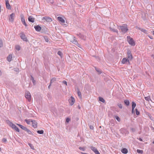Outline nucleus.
<instances>
[{
	"label": "nucleus",
	"mask_w": 154,
	"mask_h": 154,
	"mask_svg": "<svg viewBox=\"0 0 154 154\" xmlns=\"http://www.w3.org/2000/svg\"><path fill=\"white\" fill-rule=\"evenodd\" d=\"M118 28L121 29L123 33H126L128 30L127 26H118Z\"/></svg>",
	"instance_id": "nucleus-1"
},
{
	"label": "nucleus",
	"mask_w": 154,
	"mask_h": 154,
	"mask_svg": "<svg viewBox=\"0 0 154 154\" xmlns=\"http://www.w3.org/2000/svg\"><path fill=\"white\" fill-rule=\"evenodd\" d=\"M16 124L18 126H19L21 129L27 132L28 134H31V132L26 127H24V126L20 124Z\"/></svg>",
	"instance_id": "nucleus-2"
},
{
	"label": "nucleus",
	"mask_w": 154,
	"mask_h": 154,
	"mask_svg": "<svg viewBox=\"0 0 154 154\" xmlns=\"http://www.w3.org/2000/svg\"><path fill=\"white\" fill-rule=\"evenodd\" d=\"M127 40L129 43L132 46L135 45V43L132 38H131L130 36L127 37Z\"/></svg>",
	"instance_id": "nucleus-3"
},
{
	"label": "nucleus",
	"mask_w": 154,
	"mask_h": 154,
	"mask_svg": "<svg viewBox=\"0 0 154 154\" xmlns=\"http://www.w3.org/2000/svg\"><path fill=\"white\" fill-rule=\"evenodd\" d=\"M25 97L30 102L31 101V95L29 92L27 91L26 93Z\"/></svg>",
	"instance_id": "nucleus-4"
},
{
	"label": "nucleus",
	"mask_w": 154,
	"mask_h": 154,
	"mask_svg": "<svg viewBox=\"0 0 154 154\" xmlns=\"http://www.w3.org/2000/svg\"><path fill=\"white\" fill-rule=\"evenodd\" d=\"M70 42L75 45H78V46H79L78 45H79V44L78 43L77 41L76 40V38L75 37H72V38L71 39Z\"/></svg>",
	"instance_id": "nucleus-5"
},
{
	"label": "nucleus",
	"mask_w": 154,
	"mask_h": 154,
	"mask_svg": "<svg viewBox=\"0 0 154 154\" xmlns=\"http://www.w3.org/2000/svg\"><path fill=\"white\" fill-rule=\"evenodd\" d=\"M45 20L47 22H51L52 21V19L48 17H43L42 19V20Z\"/></svg>",
	"instance_id": "nucleus-6"
},
{
	"label": "nucleus",
	"mask_w": 154,
	"mask_h": 154,
	"mask_svg": "<svg viewBox=\"0 0 154 154\" xmlns=\"http://www.w3.org/2000/svg\"><path fill=\"white\" fill-rule=\"evenodd\" d=\"M129 60L128 59L126 58H123L122 60V62L123 64H129L130 63Z\"/></svg>",
	"instance_id": "nucleus-7"
},
{
	"label": "nucleus",
	"mask_w": 154,
	"mask_h": 154,
	"mask_svg": "<svg viewBox=\"0 0 154 154\" xmlns=\"http://www.w3.org/2000/svg\"><path fill=\"white\" fill-rule=\"evenodd\" d=\"M20 35V37L24 41L26 42L27 41V38L26 37L25 35L23 32L21 33Z\"/></svg>",
	"instance_id": "nucleus-8"
},
{
	"label": "nucleus",
	"mask_w": 154,
	"mask_h": 154,
	"mask_svg": "<svg viewBox=\"0 0 154 154\" xmlns=\"http://www.w3.org/2000/svg\"><path fill=\"white\" fill-rule=\"evenodd\" d=\"M21 18V21L23 23V24L25 25L26 27L27 26V25L26 24L25 20L24 17V16L23 15H20Z\"/></svg>",
	"instance_id": "nucleus-9"
},
{
	"label": "nucleus",
	"mask_w": 154,
	"mask_h": 154,
	"mask_svg": "<svg viewBox=\"0 0 154 154\" xmlns=\"http://www.w3.org/2000/svg\"><path fill=\"white\" fill-rule=\"evenodd\" d=\"M90 148L95 154H100L96 148L93 146H90Z\"/></svg>",
	"instance_id": "nucleus-10"
},
{
	"label": "nucleus",
	"mask_w": 154,
	"mask_h": 154,
	"mask_svg": "<svg viewBox=\"0 0 154 154\" xmlns=\"http://www.w3.org/2000/svg\"><path fill=\"white\" fill-rule=\"evenodd\" d=\"M69 101L70 105H72L74 104L75 103V99L73 97L71 96V98L69 100Z\"/></svg>",
	"instance_id": "nucleus-11"
},
{
	"label": "nucleus",
	"mask_w": 154,
	"mask_h": 154,
	"mask_svg": "<svg viewBox=\"0 0 154 154\" xmlns=\"http://www.w3.org/2000/svg\"><path fill=\"white\" fill-rule=\"evenodd\" d=\"M7 122L9 125V126L11 127L13 129H14L15 127L16 126L15 125L13 124L12 122H11L9 120H8L7 121Z\"/></svg>",
	"instance_id": "nucleus-12"
},
{
	"label": "nucleus",
	"mask_w": 154,
	"mask_h": 154,
	"mask_svg": "<svg viewBox=\"0 0 154 154\" xmlns=\"http://www.w3.org/2000/svg\"><path fill=\"white\" fill-rule=\"evenodd\" d=\"M127 56L128 59L130 60H132L133 57L131 54V52L130 51L128 50L127 51Z\"/></svg>",
	"instance_id": "nucleus-13"
},
{
	"label": "nucleus",
	"mask_w": 154,
	"mask_h": 154,
	"mask_svg": "<svg viewBox=\"0 0 154 154\" xmlns=\"http://www.w3.org/2000/svg\"><path fill=\"white\" fill-rule=\"evenodd\" d=\"M136 106V103L134 102H132V113H135V111H134V109L135 107Z\"/></svg>",
	"instance_id": "nucleus-14"
},
{
	"label": "nucleus",
	"mask_w": 154,
	"mask_h": 154,
	"mask_svg": "<svg viewBox=\"0 0 154 154\" xmlns=\"http://www.w3.org/2000/svg\"><path fill=\"white\" fill-rule=\"evenodd\" d=\"M15 16V14L14 13L11 14L10 15V17H9V20L11 22L13 21L14 20V17Z\"/></svg>",
	"instance_id": "nucleus-15"
},
{
	"label": "nucleus",
	"mask_w": 154,
	"mask_h": 154,
	"mask_svg": "<svg viewBox=\"0 0 154 154\" xmlns=\"http://www.w3.org/2000/svg\"><path fill=\"white\" fill-rule=\"evenodd\" d=\"M120 131L123 134H128L129 133V132L126 129L124 128H122L120 130Z\"/></svg>",
	"instance_id": "nucleus-16"
},
{
	"label": "nucleus",
	"mask_w": 154,
	"mask_h": 154,
	"mask_svg": "<svg viewBox=\"0 0 154 154\" xmlns=\"http://www.w3.org/2000/svg\"><path fill=\"white\" fill-rule=\"evenodd\" d=\"M6 2V5L7 8L8 9H11V6L9 4V1L8 0H5Z\"/></svg>",
	"instance_id": "nucleus-17"
},
{
	"label": "nucleus",
	"mask_w": 154,
	"mask_h": 154,
	"mask_svg": "<svg viewBox=\"0 0 154 154\" xmlns=\"http://www.w3.org/2000/svg\"><path fill=\"white\" fill-rule=\"evenodd\" d=\"M31 122L32 123V126L34 128H36L37 127V122L35 120L32 121Z\"/></svg>",
	"instance_id": "nucleus-18"
},
{
	"label": "nucleus",
	"mask_w": 154,
	"mask_h": 154,
	"mask_svg": "<svg viewBox=\"0 0 154 154\" xmlns=\"http://www.w3.org/2000/svg\"><path fill=\"white\" fill-rule=\"evenodd\" d=\"M28 20L29 21L33 23L34 22L35 18L32 16H29L28 18Z\"/></svg>",
	"instance_id": "nucleus-19"
},
{
	"label": "nucleus",
	"mask_w": 154,
	"mask_h": 154,
	"mask_svg": "<svg viewBox=\"0 0 154 154\" xmlns=\"http://www.w3.org/2000/svg\"><path fill=\"white\" fill-rule=\"evenodd\" d=\"M34 28L36 31L38 32L40 31L42 29V28L39 25L35 26H34Z\"/></svg>",
	"instance_id": "nucleus-20"
},
{
	"label": "nucleus",
	"mask_w": 154,
	"mask_h": 154,
	"mask_svg": "<svg viewBox=\"0 0 154 154\" xmlns=\"http://www.w3.org/2000/svg\"><path fill=\"white\" fill-rule=\"evenodd\" d=\"M57 19L59 21L61 22L62 23H64L65 22V20L61 17H57Z\"/></svg>",
	"instance_id": "nucleus-21"
},
{
	"label": "nucleus",
	"mask_w": 154,
	"mask_h": 154,
	"mask_svg": "<svg viewBox=\"0 0 154 154\" xmlns=\"http://www.w3.org/2000/svg\"><path fill=\"white\" fill-rule=\"evenodd\" d=\"M121 152L123 153L126 154L128 153V150L125 148H123L122 149Z\"/></svg>",
	"instance_id": "nucleus-22"
},
{
	"label": "nucleus",
	"mask_w": 154,
	"mask_h": 154,
	"mask_svg": "<svg viewBox=\"0 0 154 154\" xmlns=\"http://www.w3.org/2000/svg\"><path fill=\"white\" fill-rule=\"evenodd\" d=\"M80 38L82 39H85V36L81 34L80 33H79L77 34Z\"/></svg>",
	"instance_id": "nucleus-23"
},
{
	"label": "nucleus",
	"mask_w": 154,
	"mask_h": 154,
	"mask_svg": "<svg viewBox=\"0 0 154 154\" xmlns=\"http://www.w3.org/2000/svg\"><path fill=\"white\" fill-rule=\"evenodd\" d=\"M139 29L142 32H143L144 33L146 34H148L146 30L144 29L141 28H139Z\"/></svg>",
	"instance_id": "nucleus-24"
},
{
	"label": "nucleus",
	"mask_w": 154,
	"mask_h": 154,
	"mask_svg": "<svg viewBox=\"0 0 154 154\" xmlns=\"http://www.w3.org/2000/svg\"><path fill=\"white\" fill-rule=\"evenodd\" d=\"M12 58V56L11 55H9L7 57V60L9 62H10L11 61Z\"/></svg>",
	"instance_id": "nucleus-25"
},
{
	"label": "nucleus",
	"mask_w": 154,
	"mask_h": 154,
	"mask_svg": "<svg viewBox=\"0 0 154 154\" xmlns=\"http://www.w3.org/2000/svg\"><path fill=\"white\" fill-rule=\"evenodd\" d=\"M124 103L127 106H128L130 104L129 101L128 100H125Z\"/></svg>",
	"instance_id": "nucleus-26"
},
{
	"label": "nucleus",
	"mask_w": 154,
	"mask_h": 154,
	"mask_svg": "<svg viewBox=\"0 0 154 154\" xmlns=\"http://www.w3.org/2000/svg\"><path fill=\"white\" fill-rule=\"evenodd\" d=\"M95 69L99 74H100L102 73L101 71L99 69L95 67Z\"/></svg>",
	"instance_id": "nucleus-27"
},
{
	"label": "nucleus",
	"mask_w": 154,
	"mask_h": 154,
	"mask_svg": "<svg viewBox=\"0 0 154 154\" xmlns=\"http://www.w3.org/2000/svg\"><path fill=\"white\" fill-rule=\"evenodd\" d=\"M109 29H110L111 31H112L114 32H116L117 33H118L117 30L115 29L114 28H112L111 27H109Z\"/></svg>",
	"instance_id": "nucleus-28"
},
{
	"label": "nucleus",
	"mask_w": 154,
	"mask_h": 154,
	"mask_svg": "<svg viewBox=\"0 0 154 154\" xmlns=\"http://www.w3.org/2000/svg\"><path fill=\"white\" fill-rule=\"evenodd\" d=\"M145 99L146 100H147L148 101H149V100H151L150 98V97L149 96H148L146 97H145Z\"/></svg>",
	"instance_id": "nucleus-29"
},
{
	"label": "nucleus",
	"mask_w": 154,
	"mask_h": 154,
	"mask_svg": "<svg viewBox=\"0 0 154 154\" xmlns=\"http://www.w3.org/2000/svg\"><path fill=\"white\" fill-rule=\"evenodd\" d=\"M38 133L40 134H43L44 131L43 130H38L37 131Z\"/></svg>",
	"instance_id": "nucleus-30"
},
{
	"label": "nucleus",
	"mask_w": 154,
	"mask_h": 154,
	"mask_svg": "<svg viewBox=\"0 0 154 154\" xmlns=\"http://www.w3.org/2000/svg\"><path fill=\"white\" fill-rule=\"evenodd\" d=\"M56 80V79L55 78H52L51 80L50 83L51 84L52 83H53Z\"/></svg>",
	"instance_id": "nucleus-31"
},
{
	"label": "nucleus",
	"mask_w": 154,
	"mask_h": 154,
	"mask_svg": "<svg viewBox=\"0 0 154 154\" xmlns=\"http://www.w3.org/2000/svg\"><path fill=\"white\" fill-rule=\"evenodd\" d=\"M99 100L103 103H104L105 102L103 98L100 97H99Z\"/></svg>",
	"instance_id": "nucleus-32"
},
{
	"label": "nucleus",
	"mask_w": 154,
	"mask_h": 154,
	"mask_svg": "<svg viewBox=\"0 0 154 154\" xmlns=\"http://www.w3.org/2000/svg\"><path fill=\"white\" fill-rule=\"evenodd\" d=\"M77 93H78V95L79 97V98H82V95H81V92L79 91H78Z\"/></svg>",
	"instance_id": "nucleus-33"
},
{
	"label": "nucleus",
	"mask_w": 154,
	"mask_h": 154,
	"mask_svg": "<svg viewBox=\"0 0 154 154\" xmlns=\"http://www.w3.org/2000/svg\"><path fill=\"white\" fill-rule=\"evenodd\" d=\"M25 122L28 124H30V122H31L29 120L25 119Z\"/></svg>",
	"instance_id": "nucleus-34"
},
{
	"label": "nucleus",
	"mask_w": 154,
	"mask_h": 154,
	"mask_svg": "<svg viewBox=\"0 0 154 154\" xmlns=\"http://www.w3.org/2000/svg\"><path fill=\"white\" fill-rule=\"evenodd\" d=\"M15 48L18 51L20 50V47L19 45H16L15 47Z\"/></svg>",
	"instance_id": "nucleus-35"
},
{
	"label": "nucleus",
	"mask_w": 154,
	"mask_h": 154,
	"mask_svg": "<svg viewBox=\"0 0 154 154\" xmlns=\"http://www.w3.org/2000/svg\"><path fill=\"white\" fill-rule=\"evenodd\" d=\"M46 1L48 3H50L51 4H53L54 3V1H53V0H46Z\"/></svg>",
	"instance_id": "nucleus-36"
},
{
	"label": "nucleus",
	"mask_w": 154,
	"mask_h": 154,
	"mask_svg": "<svg viewBox=\"0 0 154 154\" xmlns=\"http://www.w3.org/2000/svg\"><path fill=\"white\" fill-rule=\"evenodd\" d=\"M116 119L118 121L120 122V118L117 116H116L115 117Z\"/></svg>",
	"instance_id": "nucleus-37"
},
{
	"label": "nucleus",
	"mask_w": 154,
	"mask_h": 154,
	"mask_svg": "<svg viewBox=\"0 0 154 154\" xmlns=\"http://www.w3.org/2000/svg\"><path fill=\"white\" fill-rule=\"evenodd\" d=\"M29 146L31 147V148L33 149H34V146H33L32 144H31V143H29Z\"/></svg>",
	"instance_id": "nucleus-38"
},
{
	"label": "nucleus",
	"mask_w": 154,
	"mask_h": 154,
	"mask_svg": "<svg viewBox=\"0 0 154 154\" xmlns=\"http://www.w3.org/2000/svg\"><path fill=\"white\" fill-rule=\"evenodd\" d=\"M3 43L1 39L0 38V47H2L3 46Z\"/></svg>",
	"instance_id": "nucleus-39"
},
{
	"label": "nucleus",
	"mask_w": 154,
	"mask_h": 154,
	"mask_svg": "<svg viewBox=\"0 0 154 154\" xmlns=\"http://www.w3.org/2000/svg\"><path fill=\"white\" fill-rule=\"evenodd\" d=\"M137 152L138 153H143V151L142 150H140V149H137Z\"/></svg>",
	"instance_id": "nucleus-40"
},
{
	"label": "nucleus",
	"mask_w": 154,
	"mask_h": 154,
	"mask_svg": "<svg viewBox=\"0 0 154 154\" xmlns=\"http://www.w3.org/2000/svg\"><path fill=\"white\" fill-rule=\"evenodd\" d=\"M57 54L60 55L61 57H62V53L60 51H59L58 53H57Z\"/></svg>",
	"instance_id": "nucleus-41"
},
{
	"label": "nucleus",
	"mask_w": 154,
	"mask_h": 154,
	"mask_svg": "<svg viewBox=\"0 0 154 154\" xmlns=\"http://www.w3.org/2000/svg\"><path fill=\"white\" fill-rule=\"evenodd\" d=\"M14 129L17 132H19V130L18 127H15V128H14Z\"/></svg>",
	"instance_id": "nucleus-42"
},
{
	"label": "nucleus",
	"mask_w": 154,
	"mask_h": 154,
	"mask_svg": "<svg viewBox=\"0 0 154 154\" xmlns=\"http://www.w3.org/2000/svg\"><path fill=\"white\" fill-rule=\"evenodd\" d=\"M136 110V113L137 115H138L140 114V112L137 109H135Z\"/></svg>",
	"instance_id": "nucleus-43"
},
{
	"label": "nucleus",
	"mask_w": 154,
	"mask_h": 154,
	"mask_svg": "<svg viewBox=\"0 0 154 154\" xmlns=\"http://www.w3.org/2000/svg\"><path fill=\"white\" fill-rule=\"evenodd\" d=\"M44 39H45V41L46 42H48V41H49L47 37L45 36V37H44Z\"/></svg>",
	"instance_id": "nucleus-44"
},
{
	"label": "nucleus",
	"mask_w": 154,
	"mask_h": 154,
	"mask_svg": "<svg viewBox=\"0 0 154 154\" xmlns=\"http://www.w3.org/2000/svg\"><path fill=\"white\" fill-rule=\"evenodd\" d=\"M79 149L81 150H82L83 151H84L85 149V147H79Z\"/></svg>",
	"instance_id": "nucleus-45"
},
{
	"label": "nucleus",
	"mask_w": 154,
	"mask_h": 154,
	"mask_svg": "<svg viewBox=\"0 0 154 154\" xmlns=\"http://www.w3.org/2000/svg\"><path fill=\"white\" fill-rule=\"evenodd\" d=\"M119 107L120 108L122 109V105L121 104H119L118 105Z\"/></svg>",
	"instance_id": "nucleus-46"
},
{
	"label": "nucleus",
	"mask_w": 154,
	"mask_h": 154,
	"mask_svg": "<svg viewBox=\"0 0 154 154\" xmlns=\"http://www.w3.org/2000/svg\"><path fill=\"white\" fill-rule=\"evenodd\" d=\"M70 121V119L68 118H67L66 119V121L67 122H69Z\"/></svg>",
	"instance_id": "nucleus-47"
},
{
	"label": "nucleus",
	"mask_w": 154,
	"mask_h": 154,
	"mask_svg": "<svg viewBox=\"0 0 154 154\" xmlns=\"http://www.w3.org/2000/svg\"><path fill=\"white\" fill-rule=\"evenodd\" d=\"M32 82L33 83L34 85H35V81L34 80V78L33 77H32Z\"/></svg>",
	"instance_id": "nucleus-48"
},
{
	"label": "nucleus",
	"mask_w": 154,
	"mask_h": 154,
	"mask_svg": "<svg viewBox=\"0 0 154 154\" xmlns=\"http://www.w3.org/2000/svg\"><path fill=\"white\" fill-rule=\"evenodd\" d=\"M2 141L4 142H6L7 141V140L5 138H4L2 139Z\"/></svg>",
	"instance_id": "nucleus-49"
},
{
	"label": "nucleus",
	"mask_w": 154,
	"mask_h": 154,
	"mask_svg": "<svg viewBox=\"0 0 154 154\" xmlns=\"http://www.w3.org/2000/svg\"><path fill=\"white\" fill-rule=\"evenodd\" d=\"M62 82H63V84H65L66 85H67V82H66V81H63Z\"/></svg>",
	"instance_id": "nucleus-50"
},
{
	"label": "nucleus",
	"mask_w": 154,
	"mask_h": 154,
	"mask_svg": "<svg viewBox=\"0 0 154 154\" xmlns=\"http://www.w3.org/2000/svg\"><path fill=\"white\" fill-rule=\"evenodd\" d=\"M90 128L91 129L93 130L94 129V127L92 125H90Z\"/></svg>",
	"instance_id": "nucleus-51"
},
{
	"label": "nucleus",
	"mask_w": 154,
	"mask_h": 154,
	"mask_svg": "<svg viewBox=\"0 0 154 154\" xmlns=\"http://www.w3.org/2000/svg\"><path fill=\"white\" fill-rule=\"evenodd\" d=\"M131 130L133 132H134L135 131V129L134 128H131Z\"/></svg>",
	"instance_id": "nucleus-52"
},
{
	"label": "nucleus",
	"mask_w": 154,
	"mask_h": 154,
	"mask_svg": "<svg viewBox=\"0 0 154 154\" xmlns=\"http://www.w3.org/2000/svg\"><path fill=\"white\" fill-rule=\"evenodd\" d=\"M148 37L151 39H153V38L152 37V36H148Z\"/></svg>",
	"instance_id": "nucleus-53"
},
{
	"label": "nucleus",
	"mask_w": 154,
	"mask_h": 154,
	"mask_svg": "<svg viewBox=\"0 0 154 154\" xmlns=\"http://www.w3.org/2000/svg\"><path fill=\"white\" fill-rule=\"evenodd\" d=\"M139 139L141 141H143V140L141 138H139Z\"/></svg>",
	"instance_id": "nucleus-54"
},
{
	"label": "nucleus",
	"mask_w": 154,
	"mask_h": 154,
	"mask_svg": "<svg viewBox=\"0 0 154 154\" xmlns=\"http://www.w3.org/2000/svg\"><path fill=\"white\" fill-rule=\"evenodd\" d=\"M51 83H50V84L49 85V86L48 87V88H50V87L51 86Z\"/></svg>",
	"instance_id": "nucleus-55"
},
{
	"label": "nucleus",
	"mask_w": 154,
	"mask_h": 154,
	"mask_svg": "<svg viewBox=\"0 0 154 154\" xmlns=\"http://www.w3.org/2000/svg\"><path fill=\"white\" fill-rule=\"evenodd\" d=\"M78 108L80 109H81V107L80 106H79V105H78Z\"/></svg>",
	"instance_id": "nucleus-56"
},
{
	"label": "nucleus",
	"mask_w": 154,
	"mask_h": 154,
	"mask_svg": "<svg viewBox=\"0 0 154 154\" xmlns=\"http://www.w3.org/2000/svg\"><path fill=\"white\" fill-rule=\"evenodd\" d=\"M1 5H0V12H1Z\"/></svg>",
	"instance_id": "nucleus-57"
},
{
	"label": "nucleus",
	"mask_w": 154,
	"mask_h": 154,
	"mask_svg": "<svg viewBox=\"0 0 154 154\" xmlns=\"http://www.w3.org/2000/svg\"><path fill=\"white\" fill-rule=\"evenodd\" d=\"M82 154H86V153H82Z\"/></svg>",
	"instance_id": "nucleus-58"
},
{
	"label": "nucleus",
	"mask_w": 154,
	"mask_h": 154,
	"mask_svg": "<svg viewBox=\"0 0 154 154\" xmlns=\"http://www.w3.org/2000/svg\"><path fill=\"white\" fill-rule=\"evenodd\" d=\"M152 143H153L154 144V140L153 141Z\"/></svg>",
	"instance_id": "nucleus-59"
},
{
	"label": "nucleus",
	"mask_w": 154,
	"mask_h": 154,
	"mask_svg": "<svg viewBox=\"0 0 154 154\" xmlns=\"http://www.w3.org/2000/svg\"><path fill=\"white\" fill-rule=\"evenodd\" d=\"M153 32V35H154V32Z\"/></svg>",
	"instance_id": "nucleus-60"
},
{
	"label": "nucleus",
	"mask_w": 154,
	"mask_h": 154,
	"mask_svg": "<svg viewBox=\"0 0 154 154\" xmlns=\"http://www.w3.org/2000/svg\"><path fill=\"white\" fill-rule=\"evenodd\" d=\"M1 148H0V150H1Z\"/></svg>",
	"instance_id": "nucleus-61"
},
{
	"label": "nucleus",
	"mask_w": 154,
	"mask_h": 154,
	"mask_svg": "<svg viewBox=\"0 0 154 154\" xmlns=\"http://www.w3.org/2000/svg\"><path fill=\"white\" fill-rule=\"evenodd\" d=\"M153 32H154V31H153Z\"/></svg>",
	"instance_id": "nucleus-62"
}]
</instances>
